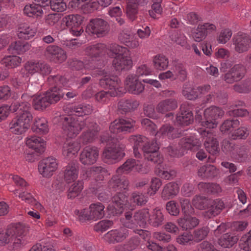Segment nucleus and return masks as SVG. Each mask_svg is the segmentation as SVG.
I'll return each instance as SVG.
<instances>
[{
    "instance_id": "1",
    "label": "nucleus",
    "mask_w": 251,
    "mask_h": 251,
    "mask_svg": "<svg viewBox=\"0 0 251 251\" xmlns=\"http://www.w3.org/2000/svg\"><path fill=\"white\" fill-rule=\"evenodd\" d=\"M28 230V227L21 223L10 225L0 232V246L7 245L9 251L22 248L27 241Z\"/></svg>"
},
{
    "instance_id": "2",
    "label": "nucleus",
    "mask_w": 251,
    "mask_h": 251,
    "mask_svg": "<svg viewBox=\"0 0 251 251\" xmlns=\"http://www.w3.org/2000/svg\"><path fill=\"white\" fill-rule=\"evenodd\" d=\"M57 87L50 91L35 96L33 98V104L36 109L39 110L49 106L50 104L56 102L64 96V93L59 88L68 89L71 85V81L67 80L64 77L56 76L54 78Z\"/></svg>"
},
{
    "instance_id": "3",
    "label": "nucleus",
    "mask_w": 251,
    "mask_h": 251,
    "mask_svg": "<svg viewBox=\"0 0 251 251\" xmlns=\"http://www.w3.org/2000/svg\"><path fill=\"white\" fill-rule=\"evenodd\" d=\"M147 201L146 197L140 193H134L130 199V203L127 201L125 195L121 194L113 198L112 202L110 203L107 209L112 215H117L123 212V207L133 209L136 205H142Z\"/></svg>"
},
{
    "instance_id": "4",
    "label": "nucleus",
    "mask_w": 251,
    "mask_h": 251,
    "mask_svg": "<svg viewBox=\"0 0 251 251\" xmlns=\"http://www.w3.org/2000/svg\"><path fill=\"white\" fill-rule=\"evenodd\" d=\"M102 77L100 80V85L107 89V92L100 91L98 93L95 98L98 101L106 102L109 99V96L115 97L120 95L122 92V88L120 86V81L114 76H110L107 73H102Z\"/></svg>"
},
{
    "instance_id": "5",
    "label": "nucleus",
    "mask_w": 251,
    "mask_h": 251,
    "mask_svg": "<svg viewBox=\"0 0 251 251\" xmlns=\"http://www.w3.org/2000/svg\"><path fill=\"white\" fill-rule=\"evenodd\" d=\"M111 50L112 52L111 56L114 57L112 66L116 71H127L132 67L133 61L126 48L113 45L111 48Z\"/></svg>"
},
{
    "instance_id": "6",
    "label": "nucleus",
    "mask_w": 251,
    "mask_h": 251,
    "mask_svg": "<svg viewBox=\"0 0 251 251\" xmlns=\"http://www.w3.org/2000/svg\"><path fill=\"white\" fill-rule=\"evenodd\" d=\"M85 123L76 115L68 116L64 119L62 125L63 134L68 138L75 137L84 128Z\"/></svg>"
},
{
    "instance_id": "7",
    "label": "nucleus",
    "mask_w": 251,
    "mask_h": 251,
    "mask_svg": "<svg viewBox=\"0 0 251 251\" xmlns=\"http://www.w3.org/2000/svg\"><path fill=\"white\" fill-rule=\"evenodd\" d=\"M30 112H25L17 115L9 124V129L14 134L20 135L24 134L29 129L32 120Z\"/></svg>"
},
{
    "instance_id": "8",
    "label": "nucleus",
    "mask_w": 251,
    "mask_h": 251,
    "mask_svg": "<svg viewBox=\"0 0 251 251\" xmlns=\"http://www.w3.org/2000/svg\"><path fill=\"white\" fill-rule=\"evenodd\" d=\"M224 112L216 106H211L206 108L204 112V119L199 123L198 128L209 130L217 127V120L222 117Z\"/></svg>"
},
{
    "instance_id": "9",
    "label": "nucleus",
    "mask_w": 251,
    "mask_h": 251,
    "mask_svg": "<svg viewBox=\"0 0 251 251\" xmlns=\"http://www.w3.org/2000/svg\"><path fill=\"white\" fill-rule=\"evenodd\" d=\"M104 206L100 202L91 204L88 209H85L77 214L80 220L96 221L102 218L104 215Z\"/></svg>"
},
{
    "instance_id": "10",
    "label": "nucleus",
    "mask_w": 251,
    "mask_h": 251,
    "mask_svg": "<svg viewBox=\"0 0 251 251\" xmlns=\"http://www.w3.org/2000/svg\"><path fill=\"white\" fill-rule=\"evenodd\" d=\"M107 23L101 19H95L91 20L86 28V32L90 35L97 37L104 36L108 32Z\"/></svg>"
},
{
    "instance_id": "11",
    "label": "nucleus",
    "mask_w": 251,
    "mask_h": 251,
    "mask_svg": "<svg viewBox=\"0 0 251 251\" xmlns=\"http://www.w3.org/2000/svg\"><path fill=\"white\" fill-rule=\"evenodd\" d=\"M66 26L70 29V32L74 36H80L83 32L81 25L83 17L78 14L69 15L63 19Z\"/></svg>"
},
{
    "instance_id": "12",
    "label": "nucleus",
    "mask_w": 251,
    "mask_h": 251,
    "mask_svg": "<svg viewBox=\"0 0 251 251\" xmlns=\"http://www.w3.org/2000/svg\"><path fill=\"white\" fill-rule=\"evenodd\" d=\"M58 167V162L55 158L48 157L42 160L38 165V172L45 178H50L53 176Z\"/></svg>"
},
{
    "instance_id": "13",
    "label": "nucleus",
    "mask_w": 251,
    "mask_h": 251,
    "mask_svg": "<svg viewBox=\"0 0 251 251\" xmlns=\"http://www.w3.org/2000/svg\"><path fill=\"white\" fill-rule=\"evenodd\" d=\"M216 30V26L213 24L207 23L199 24L196 28L192 31L190 37L195 42H200L205 38L208 34L214 32Z\"/></svg>"
},
{
    "instance_id": "14",
    "label": "nucleus",
    "mask_w": 251,
    "mask_h": 251,
    "mask_svg": "<svg viewBox=\"0 0 251 251\" xmlns=\"http://www.w3.org/2000/svg\"><path fill=\"white\" fill-rule=\"evenodd\" d=\"M25 70L29 74L39 73L43 75H49L51 71L47 64L36 61L27 62L25 65Z\"/></svg>"
},
{
    "instance_id": "15",
    "label": "nucleus",
    "mask_w": 251,
    "mask_h": 251,
    "mask_svg": "<svg viewBox=\"0 0 251 251\" xmlns=\"http://www.w3.org/2000/svg\"><path fill=\"white\" fill-rule=\"evenodd\" d=\"M129 234L126 227H123L109 231L104 235V240L109 243H116L124 241Z\"/></svg>"
},
{
    "instance_id": "16",
    "label": "nucleus",
    "mask_w": 251,
    "mask_h": 251,
    "mask_svg": "<svg viewBox=\"0 0 251 251\" xmlns=\"http://www.w3.org/2000/svg\"><path fill=\"white\" fill-rule=\"evenodd\" d=\"M99 154L97 148L87 146L83 149L80 153V161L84 165L93 164L96 162Z\"/></svg>"
},
{
    "instance_id": "17",
    "label": "nucleus",
    "mask_w": 251,
    "mask_h": 251,
    "mask_svg": "<svg viewBox=\"0 0 251 251\" xmlns=\"http://www.w3.org/2000/svg\"><path fill=\"white\" fill-rule=\"evenodd\" d=\"M198 132L202 136L207 137L204 141V146L206 150L211 154H214L218 152V143L216 139L212 137V133L209 130L203 128H198Z\"/></svg>"
},
{
    "instance_id": "18",
    "label": "nucleus",
    "mask_w": 251,
    "mask_h": 251,
    "mask_svg": "<svg viewBox=\"0 0 251 251\" xmlns=\"http://www.w3.org/2000/svg\"><path fill=\"white\" fill-rule=\"evenodd\" d=\"M125 85L128 91L134 94H139L144 90L143 84L138 80L136 75L130 74L127 75L125 81Z\"/></svg>"
},
{
    "instance_id": "19",
    "label": "nucleus",
    "mask_w": 251,
    "mask_h": 251,
    "mask_svg": "<svg viewBox=\"0 0 251 251\" xmlns=\"http://www.w3.org/2000/svg\"><path fill=\"white\" fill-rule=\"evenodd\" d=\"M80 148V143L77 140L66 142L62 147V154L67 159H73L77 156Z\"/></svg>"
},
{
    "instance_id": "20",
    "label": "nucleus",
    "mask_w": 251,
    "mask_h": 251,
    "mask_svg": "<svg viewBox=\"0 0 251 251\" xmlns=\"http://www.w3.org/2000/svg\"><path fill=\"white\" fill-rule=\"evenodd\" d=\"M235 50L240 53L247 51L251 47V40L245 34H237L233 38Z\"/></svg>"
},
{
    "instance_id": "21",
    "label": "nucleus",
    "mask_w": 251,
    "mask_h": 251,
    "mask_svg": "<svg viewBox=\"0 0 251 251\" xmlns=\"http://www.w3.org/2000/svg\"><path fill=\"white\" fill-rule=\"evenodd\" d=\"M210 89V85H205L201 88H194L187 84L184 86L182 94L187 99L192 100L196 99L200 93L204 94L209 91Z\"/></svg>"
},
{
    "instance_id": "22",
    "label": "nucleus",
    "mask_w": 251,
    "mask_h": 251,
    "mask_svg": "<svg viewBox=\"0 0 251 251\" xmlns=\"http://www.w3.org/2000/svg\"><path fill=\"white\" fill-rule=\"evenodd\" d=\"M158 149V147L156 143L144 146L143 150L145 158L154 163L160 164L162 162V158L157 152Z\"/></svg>"
},
{
    "instance_id": "23",
    "label": "nucleus",
    "mask_w": 251,
    "mask_h": 251,
    "mask_svg": "<svg viewBox=\"0 0 251 251\" xmlns=\"http://www.w3.org/2000/svg\"><path fill=\"white\" fill-rule=\"evenodd\" d=\"M25 144L36 152L43 151L46 148V142L41 137L36 135H30L25 138Z\"/></svg>"
},
{
    "instance_id": "24",
    "label": "nucleus",
    "mask_w": 251,
    "mask_h": 251,
    "mask_svg": "<svg viewBox=\"0 0 251 251\" xmlns=\"http://www.w3.org/2000/svg\"><path fill=\"white\" fill-rule=\"evenodd\" d=\"M124 146H118L115 148H107L103 152V157L110 161L117 160L125 156Z\"/></svg>"
},
{
    "instance_id": "25",
    "label": "nucleus",
    "mask_w": 251,
    "mask_h": 251,
    "mask_svg": "<svg viewBox=\"0 0 251 251\" xmlns=\"http://www.w3.org/2000/svg\"><path fill=\"white\" fill-rule=\"evenodd\" d=\"M126 0V12L127 17L131 20L135 19L137 14V6H143L146 5L148 2V0H136L137 3L133 2V0Z\"/></svg>"
},
{
    "instance_id": "26",
    "label": "nucleus",
    "mask_w": 251,
    "mask_h": 251,
    "mask_svg": "<svg viewBox=\"0 0 251 251\" xmlns=\"http://www.w3.org/2000/svg\"><path fill=\"white\" fill-rule=\"evenodd\" d=\"M36 32V30L34 27L24 23L19 25L17 35L19 38L29 40L35 36Z\"/></svg>"
},
{
    "instance_id": "27",
    "label": "nucleus",
    "mask_w": 251,
    "mask_h": 251,
    "mask_svg": "<svg viewBox=\"0 0 251 251\" xmlns=\"http://www.w3.org/2000/svg\"><path fill=\"white\" fill-rule=\"evenodd\" d=\"M78 176V167L75 164H69L65 168L64 179L68 183L75 181Z\"/></svg>"
},
{
    "instance_id": "28",
    "label": "nucleus",
    "mask_w": 251,
    "mask_h": 251,
    "mask_svg": "<svg viewBox=\"0 0 251 251\" xmlns=\"http://www.w3.org/2000/svg\"><path fill=\"white\" fill-rule=\"evenodd\" d=\"M32 129L39 134H47L49 130L47 119L44 117L35 118L32 126Z\"/></svg>"
},
{
    "instance_id": "29",
    "label": "nucleus",
    "mask_w": 251,
    "mask_h": 251,
    "mask_svg": "<svg viewBox=\"0 0 251 251\" xmlns=\"http://www.w3.org/2000/svg\"><path fill=\"white\" fill-rule=\"evenodd\" d=\"M224 207V203L220 200H210L206 208V216L211 218L220 213Z\"/></svg>"
},
{
    "instance_id": "30",
    "label": "nucleus",
    "mask_w": 251,
    "mask_h": 251,
    "mask_svg": "<svg viewBox=\"0 0 251 251\" xmlns=\"http://www.w3.org/2000/svg\"><path fill=\"white\" fill-rule=\"evenodd\" d=\"M243 67L239 65L234 66L229 72L226 74L225 76V80L227 83H231L239 80L243 75Z\"/></svg>"
},
{
    "instance_id": "31",
    "label": "nucleus",
    "mask_w": 251,
    "mask_h": 251,
    "mask_svg": "<svg viewBox=\"0 0 251 251\" xmlns=\"http://www.w3.org/2000/svg\"><path fill=\"white\" fill-rule=\"evenodd\" d=\"M141 165L139 161L136 162L134 159L127 160L121 167L117 170V173L120 174L122 173H128L130 171L141 172Z\"/></svg>"
},
{
    "instance_id": "32",
    "label": "nucleus",
    "mask_w": 251,
    "mask_h": 251,
    "mask_svg": "<svg viewBox=\"0 0 251 251\" xmlns=\"http://www.w3.org/2000/svg\"><path fill=\"white\" fill-rule=\"evenodd\" d=\"M150 213L149 210L144 209L136 212L133 218L134 225H138L140 226L145 227L147 223L149 222Z\"/></svg>"
},
{
    "instance_id": "33",
    "label": "nucleus",
    "mask_w": 251,
    "mask_h": 251,
    "mask_svg": "<svg viewBox=\"0 0 251 251\" xmlns=\"http://www.w3.org/2000/svg\"><path fill=\"white\" fill-rule=\"evenodd\" d=\"M150 213L149 210L144 209L136 212L133 218L134 225H138L140 226L145 227L147 223L149 222Z\"/></svg>"
},
{
    "instance_id": "34",
    "label": "nucleus",
    "mask_w": 251,
    "mask_h": 251,
    "mask_svg": "<svg viewBox=\"0 0 251 251\" xmlns=\"http://www.w3.org/2000/svg\"><path fill=\"white\" fill-rule=\"evenodd\" d=\"M43 6L40 3L27 4L25 7L24 13L28 17L40 16L43 13Z\"/></svg>"
},
{
    "instance_id": "35",
    "label": "nucleus",
    "mask_w": 251,
    "mask_h": 251,
    "mask_svg": "<svg viewBox=\"0 0 251 251\" xmlns=\"http://www.w3.org/2000/svg\"><path fill=\"white\" fill-rule=\"evenodd\" d=\"M171 40L187 50H190L191 47L188 43V39L185 35L181 32H175L171 36Z\"/></svg>"
},
{
    "instance_id": "36",
    "label": "nucleus",
    "mask_w": 251,
    "mask_h": 251,
    "mask_svg": "<svg viewBox=\"0 0 251 251\" xmlns=\"http://www.w3.org/2000/svg\"><path fill=\"white\" fill-rule=\"evenodd\" d=\"M176 101L173 99H168L160 101L156 107V110L159 113H163L176 108Z\"/></svg>"
},
{
    "instance_id": "37",
    "label": "nucleus",
    "mask_w": 251,
    "mask_h": 251,
    "mask_svg": "<svg viewBox=\"0 0 251 251\" xmlns=\"http://www.w3.org/2000/svg\"><path fill=\"white\" fill-rule=\"evenodd\" d=\"M145 137L139 136H132L129 138V142L133 145V151L135 157L138 158L141 156V154L138 151L139 149L143 146L146 140Z\"/></svg>"
},
{
    "instance_id": "38",
    "label": "nucleus",
    "mask_w": 251,
    "mask_h": 251,
    "mask_svg": "<svg viewBox=\"0 0 251 251\" xmlns=\"http://www.w3.org/2000/svg\"><path fill=\"white\" fill-rule=\"evenodd\" d=\"M153 64L154 68L157 70L162 71L166 69L169 65L168 58L163 54H157L153 58Z\"/></svg>"
},
{
    "instance_id": "39",
    "label": "nucleus",
    "mask_w": 251,
    "mask_h": 251,
    "mask_svg": "<svg viewBox=\"0 0 251 251\" xmlns=\"http://www.w3.org/2000/svg\"><path fill=\"white\" fill-rule=\"evenodd\" d=\"M22 59L16 55H8L4 57L0 61L2 65L8 68H14L20 65Z\"/></svg>"
},
{
    "instance_id": "40",
    "label": "nucleus",
    "mask_w": 251,
    "mask_h": 251,
    "mask_svg": "<svg viewBox=\"0 0 251 251\" xmlns=\"http://www.w3.org/2000/svg\"><path fill=\"white\" fill-rule=\"evenodd\" d=\"M180 108L181 113L180 115L177 116V121L183 126H187L190 124L193 120L192 112L189 110H185L184 105H181Z\"/></svg>"
},
{
    "instance_id": "41",
    "label": "nucleus",
    "mask_w": 251,
    "mask_h": 251,
    "mask_svg": "<svg viewBox=\"0 0 251 251\" xmlns=\"http://www.w3.org/2000/svg\"><path fill=\"white\" fill-rule=\"evenodd\" d=\"M178 222L183 229H192L199 224V220L196 218L191 216L185 217L180 219Z\"/></svg>"
},
{
    "instance_id": "42",
    "label": "nucleus",
    "mask_w": 251,
    "mask_h": 251,
    "mask_svg": "<svg viewBox=\"0 0 251 251\" xmlns=\"http://www.w3.org/2000/svg\"><path fill=\"white\" fill-rule=\"evenodd\" d=\"M9 112H17V115L23 114L26 112H30V104L28 102L19 103L15 102L9 106Z\"/></svg>"
},
{
    "instance_id": "43",
    "label": "nucleus",
    "mask_w": 251,
    "mask_h": 251,
    "mask_svg": "<svg viewBox=\"0 0 251 251\" xmlns=\"http://www.w3.org/2000/svg\"><path fill=\"white\" fill-rule=\"evenodd\" d=\"M179 187L175 183H170L167 184L164 187L162 197L166 199H170L176 196L178 192Z\"/></svg>"
},
{
    "instance_id": "44",
    "label": "nucleus",
    "mask_w": 251,
    "mask_h": 251,
    "mask_svg": "<svg viewBox=\"0 0 251 251\" xmlns=\"http://www.w3.org/2000/svg\"><path fill=\"white\" fill-rule=\"evenodd\" d=\"M218 173V170L213 165L202 166L198 171V175L202 177H210L214 176Z\"/></svg>"
},
{
    "instance_id": "45",
    "label": "nucleus",
    "mask_w": 251,
    "mask_h": 251,
    "mask_svg": "<svg viewBox=\"0 0 251 251\" xmlns=\"http://www.w3.org/2000/svg\"><path fill=\"white\" fill-rule=\"evenodd\" d=\"M237 240L238 238L236 236L225 234L219 239V244L224 248H230L236 243Z\"/></svg>"
},
{
    "instance_id": "46",
    "label": "nucleus",
    "mask_w": 251,
    "mask_h": 251,
    "mask_svg": "<svg viewBox=\"0 0 251 251\" xmlns=\"http://www.w3.org/2000/svg\"><path fill=\"white\" fill-rule=\"evenodd\" d=\"M131 35V33L130 31H124L120 33L119 39L122 43L126 46L131 48H135L139 46V44L135 41L130 42L129 40L130 39Z\"/></svg>"
},
{
    "instance_id": "47",
    "label": "nucleus",
    "mask_w": 251,
    "mask_h": 251,
    "mask_svg": "<svg viewBox=\"0 0 251 251\" xmlns=\"http://www.w3.org/2000/svg\"><path fill=\"white\" fill-rule=\"evenodd\" d=\"M239 125V121L237 120L225 121L220 127L221 132L224 133H230L234 128Z\"/></svg>"
},
{
    "instance_id": "48",
    "label": "nucleus",
    "mask_w": 251,
    "mask_h": 251,
    "mask_svg": "<svg viewBox=\"0 0 251 251\" xmlns=\"http://www.w3.org/2000/svg\"><path fill=\"white\" fill-rule=\"evenodd\" d=\"M139 240L136 238L132 239L124 245H119L115 247L117 251H131L139 245Z\"/></svg>"
},
{
    "instance_id": "49",
    "label": "nucleus",
    "mask_w": 251,
    "mask_h": 251,
    "mask_svg": "<svg viewBox=\"0 0 251 251\" xmlns=\"http://www.w3.org/2000/svg\"><path fill=\"white\" fill-rule=\"evenodd\" d=\"M210 200L205 197L196 196L193 199L192 204L196 208L200 210L206 209Z\"/></svg>"
},
{
    "instance_id": "50",
    "label": "nucleus",
    "mask_w": 251,
    "mask_h": 251,
    "mask_svg": "<svg viewBox=\"0 0 251 251\" xmlns=\"http://www.w3.org/2000/svg\"><path fill=\"white\" fill-rule=\"evenodd\" d=\"M163 220V215L159 209H154L152 215L150 214L149 223L153 226H158L161 224Z\"/></svg>"
},
{
    "instance_id": "51",
    "label": "nucleus",
    "mask_w": 251,
    "mask_h": 251,
    "mask_svg": "<svg viewBox=\"0 0 251 251\" xmlns=\"http://www.w3.org/2000/svg\"><path fill=\"white\" fill-rule=\"evenodd\" d=\"M113 45L110 47L109 49H107L105 45L102 43H99L93 45L90 47V50H92L91 53L94 54H103V53L106 52L108 55H111L112 52L111 50V48Z\"/></svg>"
},
{
    "instance_id": "52",
    "label": "nucleus",
    "mask_w": 251,
    "mask_h": 251,
    "mask_svg": "<svg viewBox=\"0 0 251 251\" xmlns=\"http://www.w3.org/2000/svg\"><path fill=\"white\" fill-rule=\"evenodd\" d=\"M83 188V184L81 181L74 183L70 187L68 190V197L70 199L76 197L81 192Z\"/></svg>"
},
{
    "instance_id": "53",
    "label": "nucleus",
    "mask_w": 251,
    "mask_h": 251,
    "mask_svg": "<svg viewBox=\"0 0 251 251\" xmlns=\"http://www.w3.org/2000/svg\"><path fill=\"white\" fill-rule=\"evenodd\" d=\"M184 148L192 150H196L201 145V142L194 136L185 139L183 141Z\"/></svg>"
},
{
    "instance_id": "54",
    "label": "nucleus",
    "mask_w": 251,
    "mask_h": 251,
    "mask_svg": "<svg viewBox=\"0 0 251 251\" xmlns=\"http://www.w3.org/2000/svg\"><path fill=\"white\" fill-rule=\"evenodd\" d=\"M153 4L151 6V10L149 11V14L151 17L155 19L160 16L162 12L160 3L162 0H152Z\"/></svg>"
},
{
    "instance_id": "55",
    "label": "nucleus",
    "mask_w": 251,
    "mask_h": 251,
    "mask_svg": "<svg viewBox=\"0 0 251 251\" xmlns=\"http://www.w3.org/2000/svg\"><path fill=\"white\" fill-rule=\"evenodd\" d=\"M28 45H23L20 41L12 43L8 48V50L12 53L21 54L25 51Z\"/></svg>"
},
{
    "instance_id": "56",
    "label": "nucleus",
    "mask_w": 251,
    "mask_h": 251,
    "mask_svg": "<svg viewBox=\"0 0 251 251\" xmlns=\"http://www.w3.org/2000/svg\"><path fill=\"white\" fill-rule=\"evenodd\" d=\"M124 124H127L128 126H126V128H129L131 126V124L130 123V122H126V121H121V120H116L112 123H111L110 126V130L111 132L114 133H117L123 131H122V126Z\"/></svg>"
},
{
    "instance_id": "57",
    "label": "nucleus",
    "mask_w": 251,
    "mask_h": 251,
    "mask_svg": "<svg viewBox=\"0 0 251 251\" xmlns=\"http://www.w3.org/2000/svg\"><path fill=\"white\" fill-rule=\"evenodd\" d=\"M232 34V33L230 29H223L219 33L217 40L219 44H226L230 40Z\"/></svg>"
},
{
    "instance_id": "58",
    "label": "nucleus",
    "mask_w": 251,
    "mask_h": 251,
    "mask_svg": "<svg viewBox=\"0 0 251 251\" xmlns=\"http://www.w3.org/2000/svg\"><path fill=\"white\" fill-rule=\"evenodd\" d=\"M51 9L57 12L64 11L67 8V5L64 0H50Z\"/></svg>"
},
{
    "instance_id": "59",
    "label": "nucleus",
    "mask_w": 251,
    "mask_h": 251,
    "mask_svg": "<svg viewBox=\"0 0 251 251\" xmlns=\"http://www.w3.org/2000/svg\"><path fill=\"white\" fill-rule=\"evenodd\" d=\"M81 8L87 11L94 10L98 8V4L95 0H79Z\"/></svg>"
},
{
    "instance_id": "60",
    "label": "nucleus",
    "mask_w": 251,
    "mask_h": 251,
    "mask_svg": "<svg viewBox=\"0 0 251 251\" xmlns=\"http://www.w3.org/2000/svg\"><path fill=\"white\" fill-rule=\"evenodd\" d=\"M176 241L180 245H189L194 241L193 236L191 234L185 233L178 236L176 239Z\"/></svg>"
},
{
    "instance_id": "61",
    "label": "nucleus",
    "mask_w": 251,
    "mask_h": 251,
    "mask_svg": "<svg viewBox=\"0 0 251 251\" xmlns=\"http://www.w3.org/2000/svg\"><path fill=\"white\" fill-rule=\"evenodd\" d=\"M240 246L241 249L244 251H249L251 249V231L242 237Z\"/></svg>"
},
{
    "instance_id": "62",
    "label": "nucleus",
    "mask_w": 251,
    "mask_h": 251,
    "mask_svg": "<svg viewBox=\"0 0 251 251\" xmlns=\"http://www.w3.org/2000/svg\"><path fill=\"white\" fill-rule=\"evenodd\" d=\"M128 185V181L126 180L119 179L117 180L115 178H113L110 181V185L115 189L116 190H117V187L118 189L125 190L127 187Z\"/></svg>"
},
{
    "instance_id": "63",
    "label": "nucleus",
    "mask_w": 251,
    "mask_h": 251,
    "mask_svg": "<svg viewBox=\"0 0 251 251\" xmlns=\"http://www.w3.org/2000/svg\"><path fill=\"white\" fill-rule=\"evenodd\" d=\"M174 72L175 79L178 78L181 80H184L187 75L186 70L183 68L181 64H178L172 68Z\"/></svg>"
},
{
    "instance_id": "64",
    "label": "nucleus",
    "mask_w": 251,
    "mask_h": 251,
    "mask_svg": "<svg viewBox=\"0 0 251 251\" xmlns=\"http://www.w3.org/2000/svg\"><path fill=\"white\" fill-rule=\"evenodd\" d=\"M166 209L170 214L173 216H177L179 213V206L174 201L167 203Z\"/></svg>"
}]
</instances>
